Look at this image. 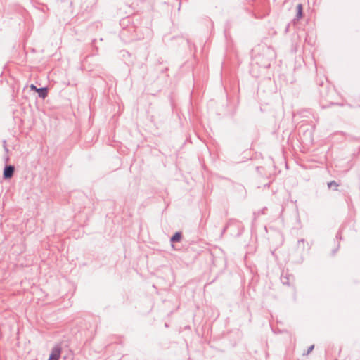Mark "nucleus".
<instances>
[{
  "label": "nucleus",
  "mask_w": 360,
  "mask_h": 360,
  "mask_svg": "<svg viewBox=\"0 0 360 360\" xmlns=\"http://www.w3.org/2000/svg\"><path fill=\"white\" fill-rule=\"evenodd\" d=\"M14 170L13 166L9 165L6 167L4 171V177L5 179H11L13 175Z\"/></svg>",
  "instance_id": "nucleus-1"
},
{
  "label": "nucleus",
  "mask_w": 360,
  "mask_h": 360,
  "mask_svg": "<svg viewBox=\"0 0 360 360\" xmlns=\"http://www.w3.org/2000/svg\"><path fill=\"white\" fill-rule=\"evenodd\" d=\"M60 356V349L58 347L53 348L49 360H58Z\"/></svg>",
  "instance_id": "nucleus-2"
},
{
  "label": "nucleus",
  "mask_w": 360,
  "mask_h": 360,
  "mask_svg": "<svg viewBox=\"0 0 360 360\" xmlns=\"http://www.w3.org/2000/svg\"><path fill=\"white\" fill-rule=\"evenodd\" d=\"M37 92H38L39 96L43 98H44L47 96V91L45 88L39 89Z\"/></svg>",
  "instance_id": "nucleus-3"
},
{
  "label": "nucleus",
  "mask_w": 360,
  "mask_h": 360,
  "mask_svg": "<svg viewBox=\"0 0 360 360\" xmlns=\"http://www.w3.org/2000/svg\"><path fill=\"white\" fill-rule=\"evenodd\" d=\"M181 236L180 233H176L172 238V242L179 241L181 240Z\"/></svg>",
  "instance_id": "nucleus-4"
},
{
  "label": "nucleus",
  "mask_w": 360,
  "mask_h": 360,
  "mask_svg": "<svg viewBox=\"0 0 360 360\" xmlns=\"http://www.w3.org/2000/svg\"><path fill=\"white\" fill-rule=\"evenodd\" d=\"M297 18H300L302 16V6L301 4H298L297 6Z\"/></svg>",
  "instance_id": "nucleus-5"
},
{
  "label": "nucleus",
  "mask_w": 360,
  "mask_h": 360,
  "mask_svg": "<svg viewBox=\"0 0 360 360\" xmlns=\"http://www.w3.org/2000/svg\"><path fill=\"white\" fill-rule=\"evenodd\" d=\"M328 187L331 188L332 186H334L335 188H338V184L335 181H331L328 183Z\"/></svg>",
  "instance_id": "nucleus-6"
},
{
  "label": "nucleus",
  "mask_w": 360,
  "mask_h": 360,
  "mask_svg": "<svg viewBox=\"0 0 360 360\" xmlns=\"http://www.w3.org/2000/svg\"><path fill=\"white\" fill-rule=\"evenodd\" d=\"M30 89H31L32 90L35 91H38V89H38V88H37L34 84H31V85H30Z\"/></svg>",
  "instance_id": "nucleus-7"
},
{
  "label": "nucleus",
  "mask_w": 360,
  "mask_h": 360,
  "mask_svg": "<svg viewBox=\"0 0 360 360\" xmlns=\"http://www.w3.org/2000/svg\"><path fill=\"white\" fill-rule=\"evenodd\" d=\"M313 348H314V345H312V346L310 347V349L309 350V351H311V350H312V349H313Z\"/></svg>",
  "instance_id": "nucleus-8"
}]
</instances>
